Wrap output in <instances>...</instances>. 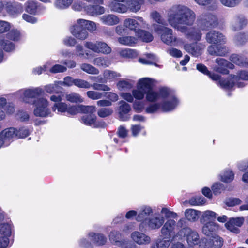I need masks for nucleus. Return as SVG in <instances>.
Returning <instances> with one entry per match:
<instances>
[{
  "mask_svg": "<svg viewBox=\"0 0 248 248\" xmlns=\"http://www.w3.org/2000/svg\"><path fill=\"white\" fill-rule=\"evenodd\" d=\"M167 21L169 25L177 31L184 33L186 37L195 41H199L202 34L200 30L192 26L196 19L195 12L183 4H174L167 11Z\"/></svg>",
  "mask_w": 248,
  "mask_h": 248,
  "instance_id": "nucleus-1",
  "label": "nucleus"
},
{
  "mask_svg": "<svg viewBox=\"0 0 248 248\" xmlns=\"http://www.w3.org/2000/svg\"><path fill=\"white\" fill-rule=\"evenodd\" d=\"M156 82L149 78H143L139 80L137 89L132 90V93L137 100H142L145 95L147 101L155 102L159 99L157 91L153 90V87Z\"/></svg>",
  "mask_w": 248,
  "mask_h": 248,
  "instance_id": "nucleus-2",
  "label": "nucleus"
},
{
  "mask_svg": "<svg viewBox=\"0 0 248 248\" xmlns=\"http://www.w3.org/2000/svg\"><path fill=\"white\" fill-rule=\"evenodd\" d=\"M154 31L160 34L161 41L169 46H178L181 43L180 39L173 35L171 29L154 23L152 24Z\"/></svg>",
  "mask_w": 248,
  "mask_h": 248,
  "instance_id": "nucleus-3",
  "label": "nucleus"
},
{
  "mask_svg": "<svg viewBox=\"0 0 248 248\" xmlns=\"http://www.w3.org/2000/svg\"><path fill=\"white\" fill-rule=\"evenodd\" d=\"M240 80H248V72L241 71L238 76L231 75L226 79H220L218 83L222 88L225 89H230L235 84L238 87H243L245 86V84L240 81Z\"/></svg>",
  "mask_w": 248,
  "mask_h": 248,
  "instance_id": "nucleus-4",
  "label": "nucleus"
},
{
  "mask_svg": "<svg viewBox=\"0 0 248 248\" xmlns=\"http://www.w3.org/2000/svg\"><path fill=\"white\" fill-rule=\"evenodd\" d=\"M124 27L136 34L138 33L141 29H149L150 25L142 17L136 16L134 18H126L123 22Z\"/></svg>",
  "mask_w": 248,
  "mask_h": 248,
  "instance_id": "nucleus-5",
  "label": "nucleus"
},
{
  "mask_svg": "<svg viewBox=\"0 0 248 248\" xmlns=\"http://www.w3.org/2000/svg\"><path fill=\"white\" fill-rule=\"evenodd\" d=\"M165 222V217L159 213H155L146 220L144 223H140L139 225V229L141 231L146 230H156L159 229Z\"/></svg>",
  "mask_w": 248,
  "mask_h": 248,
  "instance_id": "nucleus-6",
  "label": "nucleus"
},
{
  "mask_svg": "<svg viewBox=\"0 0 248 248\" xmlns=\"http://www.w3.org/2000/svg\"><path fill=\"white\" fill-rule=\"evenodd\" d=\"M34 106L33 114L36 117H46L49 116L50 110L48 108V101L44 97L38 98L32 102Z\"/></svg>",
  "mask_w": 248,
  "mask_h": 248,
  "instance_id": "nucleus-7",
  "label": "nucleus"
},
{
  "mask_svg": "<svg viewBox=\"0 0 248 248\" xmlns=\"http://www.w3.org/2000/svg\"><path fill=\"white\" fill-rule=\"evenodd\" d=\"M198 26L202 30H207L216 27L218 25L217 17L210 14L201 15L198 18Z\"/></svg>",
  "mask_w": 248,
  "mask_h": 248,
  "instance_id": "nucleus-8",
  "label": "nucleus"
},
{
  "mask_svg": "<svg viewBox=\"0 0 248 248\" xmlns=\"http://www.w3.org/2000/svg\"><path fill=\"white\" fill-rule=\"evenodd\" d=\"M44 92L43 90L40 87L23 89L18 92L21 99L25 103H32V99L40 96Z\"/></svg>",
  "mask_w": 248,
  "mask_h": 248,
  "instance_id": "nucleus-9",
  "label": "nucleus"
},
{
  "mask_svg": "<svg viewBox=\"0 0 248 248\" xmlns=\"http://www.w3.org/2000/svg\"><path fill=\"white\" fill-rule=\"evenodd\" d=\"M12 233L11 225L8 223L0 224V248H7L9 244V237Z\"/></svg>",
  "mask_w": 248,
  "mask_h": 248,
  "instance_id": "nucleus-10",
  "label": "nucleus"
},
{
  "mask_svg": "<svg viewBox=\"0 0 248 248\" xmlns=\"http://www.w3.org/2000/svg\"><path fill=\"white\" fill-rule=\"evenodd\" d=\"M61 85L71 87L73 85L79 88H88L90 87V83L83 79L74 78L70 76L65 77L62 81H58Z\"/></svg>",
  "mask_w": 248,
  "mask_h": 248,
  "instance_id": "nucleus-11",
  "label": "nucleus"
},
{
  "mask_svg": "<svg viewBox=\"0 0 248 248\" xmlns=\"http://www.w3.org/2000/svg\"><path fill=\"white\" fill-rule=\"evenodd\" d=\"M16 136L15 128H6L1 131L0 133V148L8 146Z\"/></svg>",
  "mask_w": 248,
  "mask_h": 248,
  "instance_id": "nucleus-12",
  "label": "nucleus"
},
{
  "mask_svg": "<svg viewBox=\"0 0 248 248\" xmlns=\"http://www.w3.org/2000/svg\"><path fill=\"white\" fill-rule=\"evenodd\" d=\"M205 39L207 43L214 45H223L226 42L225 36L221 32L215 30L208 32Z\"/></svg>",
  "mask_w": 248,
  "mask_h": 248,
  "instance_id": "nucleus-13",
  "label": "nucleus"
},
{
  "mask_svg": "<svg viewBox=\"0 0 248 248\" xmlns=\"http://www.w3.org/2000/svg\"><path fill=\"white\" fill-rule=\"evenodd\" d=\"M216 63L217 64L213 67V70L217 72L223 74H229L227 68L233 69V64L223 58H217L215 60Z\"/></svg>",
  "mask_w": 248,
  "mask_h": 248,
  "instance_id": "nucleus-14",
  "label": "nucleus"
},
{
  "mask_svg": "<svg viewBox=\"0 0 248 248\" xmlns=\"http://www.w3.org/2000/svg\"><path fill=\"white\" fill-rule=\"evenodd\" d=\"M84 26L79 24L77 21L70 28V31L72 35L78 39L83 40L88 36V32Z\"/></svg>",
  "mask_w": 248,
  "mask_h": 248,
  "instance_id": "nucleus-15",
  "label": "nucleus"
},
{
  "mask_svg": "<svg viewBox=\"0 0 248 248\" xmlns=\"http://www.w3.org/2000/svg\"><path fill=\"white\" fill-rule=\"evenodd\" d=\"M163 225L161 229V236L164 239H169L174 234L176 222L173 219H168Z\"/></svg>",
  "mask_w": 248,
  "mask_h": 248,
  "instance_id": "nucleus-16",
  "label": "nucleus"
},
{
  "mask_svg": "<svg viewBox=\"0 0 248 248\" xmlns=\"http://www.w3.org/2000/svg\"><path fill=\"white\" fill-rule=\"evenodd\" d=\"M75 105H68L64 102L55 103L52 107V110L54 111L56 109L58 113H62L67 116H74V108Z\"/></svg>",
  "mask_w": 248,
  "mask_h": 248,
  "instance_id": "nucleus-17",
  "label": "nucleus"
},
{
  "mask_svg": "<svg viewBox=\"0 0 248 248\" xmlns=\"http://www.w3.org/2000/svg\"><path fill=\"white\" fill-rule=\"evenodd\" d=\"M204 48L205 45L200 43H187L184 45L186 51L195 57L200 55Z\"/></svg>",
  "mask_w": 248,
  "mask_h": 248,
  "instance_id": "nucleus-18",
  "label": "nucleus"
},
{
  "mask_svg": "<svg viewBox=\"0 0 248 248\" xmlns=\"http://www.w3.org/2000/svg\"><path fill=\"white\" fill-rule=\"evenodd\" d=\"M245 218L243 217H232L225 224V226L230 231L235 233L239 232L238 227H241L244 223Z\"/></svg>",
  "mask_w": 248,
  "mask_h": 248,
  "instance_id": "nucleus-19",
  "label": "nucleus"
},
{
  "mask_svg": "<svg viewBox=\"0 0 248 248\" xmlns=\"http://www.w3.org/2000/svg\"><path fill=\"white\" fill-rule=\"evenodd\" d=\"M247 23V20L244 16L236 15L231 21V27L234 31H239L246 27Z\"/></svg>",
  "mask_w": 248,
  "mask_h": 248,
  "instance_id": "nucleus-20",
  "label": "nucleus"
},
{
  "mask_svg": "<svg viewBox=\"0 0 248 248\" xmlns=\"http://www.w3.org/2000/svg\"><path fill=\"white\" fill-rule=\"evenodd\" d=\"M153 214V210L151 207L146 205L142 206L140 207L136 219L139 222L144 223L146 220L149 219Z\"/></svg>",
  "mask_w": 248,
  "mask_h": 248,
  "instance_id": "nucleus-21",
  "label": "nucleus"
},
{
  "mask_svg": "<svg viewBox=\"0 0 248 248\" xmlns=\"http://www.w3.org/2000/svg\"><path fill=\"white\" fill-rule=\"evenodd\" d=\"M118 114L120 119L122 121H127L129 119L128 113L130 111V105L125 101L121 100L119 102Z\"/></svg>",
  "mask_w": 248,
  "mask_h": 248,
  "instance_id": "nucleus-22",
  "label": "nucleus"
},
{
  "mask_svg": "<svg viewBox=\"0 0 248 248\" xmlns=\"http://www.w3.org/2000/svg\"><path fill=\"white\" fill-rule=\"evenodd\" d=\"M132 240L138 245H146L151 242L150 237L142 232L135 231L131 234Z\"/></svg>",
  "mask_w": 248,
  "mask_h": 248,
  "instance_id": "nucleus-23",
  "label": "nucleus"
},
{
  "mask_svg": "<svg viewBox=\"0 0 248 248\" xmlns=\"http://www.w3.org/2000/svg\"><path fill=\"white\" fill-rule=\"evenodd\" d=\"M99 20L103 24L109 26L117 25L120 21L119 17L112 14H106L100 16Z\"/></svg>",
  "mask_w": 248,
  "mask_h": 248,
  "instance_id": "nucleus-24",
  "label": "nucleus"
},
{
  "mask_svg": "<svg viewBox=\"0 0 248 248\" xmlns=\"http://www.w3.org/2000/svg\"><path fill=\"white\" fill-rule=\"evenodd\" d=\"M178 103L177 99L174 96H172L163 101L160 104V107L163 111L167 112L173 110Z\"/></svg>",
  "mask_w": 248,
  "mask_h": 248,
  "instance_id": "nucleus-25",
  "label": "nucleus"
},
{
  "mask_svg": "<svg viewBox=\"0 0 248 248\" xmlns=\"http://www.w3.org/2000/svg\"><path fill=\"white\" fill-rule=\"evenodd\" d=\"M84 10L87 14L92 16L102 15L105 12L104 7L97 5H85Z\"/></svg>",
  "mask_w": 248,
  "mask_h": 248,
  "instance_id": "nucleus-26",
  "label": "nucleus"
},
{
  "mask_svg": "<svg viewBox=\"0 0 248 248\" xmlns=\"http://www.w3.org/2000/svg\"><path fill=\"white\" fill-rule=\"evenodd\" d=\"M6 9L9 14L15 16L20 14L23 11L22 4L18 2L9 3L7 4Z\"/></svg>",
  "mask_w": 248,
  "mask_h": 248,
  "instance_id": "nucleus-27",
  "label": "nucleus"
},
{
  "mask_svg": "<svg viewBox=\"0 0 248 248\" xmlns=\"http://www.w3.org/2000/svg\"><path fill=\"white\" fill-rule=\"evenodd\" d=\"M74 115L79 113L93 114L95 112V107L93 106H85L82 105H75L74 108Z\"/></svg>",
  "mask_w": 248,
  "mask_h": 248,
  "instance_id": "nucleus-28",
  "label": "nucleus"
},
{
  "mask_svg": "<svg viewBox=\"0 0 248 248\" xmlns=\"http://www.w3.org/2000/svg\"><path fill=\"white\" fill-rule=\"evenodd\" d=\"M88 236L91 240L97 246L104 245L107 242V238L102 234L90 232Z\"/></svg>",
  "mask_w": 248,
  "mask_h": 248,
  "instance_id": "nucleus-29",
  "label": "nucleus"
},
{
  "mask_svg": "<svg viewBox=\"0 0 248 248\" xmlns=\"http://www.w3.org/2000/svg\"><path fill=\"white\" fill-rule=\"evenodd\" d=\"M110 10L118 13H125L128 11L127 5L119 2H110L108 4Z\"/></svg>",
  "mask_w": 248,
  "mask_h": 248,
  "instance_id": "nucleus-30",
  "label": "nucleus"
},
{
  "mask_svg": "<svg viewBox=\"0 0 248 248\" xmlns=\"http://www.w3.org/2000/svg\"><path fill=\"white\" fill-rule=\"evenodd\" d=\"M187 233V242L189 245L192 246L197 245L199 242V236L197 232L192 231L190 228L186 229Z\"/></svg>",
  "mask_w": 248,
  "mask_h": 248,
  "instance_id": "nucleus-31",
  "label": "nucleus"
},
{
  "mask_svg": "<svg viewBox=\"0 0 248 248\" xmlns=\"http://www.w3.org/2000/svg\"><path fill=\"white\" fill-rule=\"evenodd\" d=\"M144 0H128L126 1L128 11L133 13H137L141 9L144 4Z\"/></svg>",
  "mask_w": 248,
  "mask_h": 248,
  "instance_id": "nucleus-32",
  "label": "nucleus"
},
{
  "mask_svg": "<svg viewBox=\"0 0 248 248\" xmlns=\"http://www.w3.org/2000/svg\"><path fill=\"white\" fill-rule=\"evenodd\" d=\"M110 241L118 246L124 247L126 244L125 241H120L121 238V234L117 231H111L109 235Z\"/></svg>",
  "mask_w": 248,
  "mask_h": 248,
  "instance_id": "nucleus-33",
  "label": "nucleus"
},
{
  "mask_svg": "<svg viewBox=\"0 0 248 248\" xmlns=\"http://www.w3.org/2000/svg\"><path fill=\"white\" fill-rule=\"evenodd\" d=\"M218 229L217 224L214 222L210 221L205 224L202 228V232L207 236L212 235Z\"/></svg>",
  "mask_w": 248,
  "mask_h": 248,
  "instance_id": "nucleus-34",
  "label": "nucleus"
},
{
  "mask_svg": "<svg viewBox=\"0 0 248 248\" xmlns=\"http://www.w3.org/2000/svg\"><path fill=\"white\" fill-rule=\"evenodd\" d=\"M103 75L104 78L103 82L104 83H106L108 81H113L121 76L120 73L109 70H105L103 72Z\"/></svg>",
  "mask_w": 248,
  "mask_h": 248,
  "instance_id": "nucleus-35",
  "label": "nucleus"
},
{
  "mask_svg": "<svg viewBox=\"0 0 248 248\" xmlns=\"http://www.w3.org/2000/svg\"><path fill=\"white\" fill-rule=\"evenodd\" d=\"M134 83L129 79L120 80L116 84L118 89L121 91H128L133 87Z\"/></svg>",
  "mask_w": 248,
  "mask_h": 248,
  "instance_id": "nucleus-36",
  "label": "nucleus"
},
{
  "mask_svg": "<svg viewBox=\"0 0 248 248\" xmlns=\"http://www.w3.org/2000/svg\"><path fill=\"white\" fill-rule=\"evenodd\" d=\"M14 44L4 42L2 38H0V62H2L3 58V51L1 48L7 52L13 51L15 49Z\"/></svg>",
  "mask_w": 248,
  "mask_h": 248,
  "instance_id": "nucleus-37",
  "label": "nucleus"
},
{
  "mask_svg": "<svg viewBox=\"0 0 248 248\" xmlns=\"http://www.w3.org/2000/svg\"><path fill=\"white\" fill-rule=\"evenodd\" d=\"M117 41L122 45L132 46L137 43V39L134 36H124L118 37Z\"/></svg>",
  "mask_w": 248,
  "mask_h": 248,
  "instance_id": "nucleus-38",
  "label": "nucleus"
},
{
  "mask_svg": "<svg viewBox=\"0 0 248 248\" xmlns=\"http://www.w3.org/2000/svg\"><path fill=\"white\" fill-rule=\"evenodd\" d=\"M223 244V239L217 235H213L207 242V246L211 247L214 248H220Z\"/></svg>",
  "mask_w": 248,
  "mask_h": 248,
  "instance_id": "nucleus-39",
  "label": "nucleus"
},
{
  "mask_svg": "<svg viewBox=\"0 0 248 248\" xmlns=\"http://www.w3.org/2000/svg\"><path fill=\"white\" fill-rule=\"evenodd\" d=\"M77 22L84 27H86V30L90 32H93L97 30V25L96 23L93 21L87 20L83 19H78Z\"/></svg>",
  "mask_w": 248,
  "mask_h": 248,
  "instance_id": "nucleus-40",
  "label": "nucleus"
},
{
  "mask_svg": "<svg viewBox=\"0 0 248 248\" xmlns=\"http://www.w3.org/2000/svg\"><path fill=\"white\" fill-rule=\"evenodd\" d=\"M92 63L97 66L105 68L108 67L111 63V62L107 57H99L94 58L92 61Z\"/></svg>",
  "mask_w": 248,
  "mask_h": 248,
  "instance_id": "nucleus-41",
  "label": "nucleus"
},
{
  "mask_svg": "<svg viewBox=\"0 0 248 248\" xmlns=\"http://www.w3.org/2000/svg\"><path fill=\"white\" fill-rule=\"evenodd\" d=\"M230 60L232 62L241 66H247L248 65V60L246 58L237 54H232L230 56Z\"/></svg>",
  "mask_w": 248,
  "mask_h": 248,
  "instance_id": "nucleus-42",
  "label": "nucleus"
},
{
  "mask_svg": "<svg viewBox=\"0 0 248 248\" xmlns=\"http://www.w3.org/2000/svg\"><path fill=\"white\" fill-rule=\"evenodd\" d=\"M201 212L193 209H186L185 212V215L187 220L194 222L199 217Z\"/></svg>",
  "mask_w": 248,
  "mask_h": 248,
  "instance_id": "nucleus-43",
  "label": "nucleus"
},
{
  "mask_svg": "<svg viewBox=\"0 0 248 248\" xmlns=\"http://www.w3.org/2000/svg\"><path fill=\"white\" fill-rule=\"evenodd\" d=\"M65 98L67 101L72 103H80L83 102V99L81 95L75 92H71L66 94Z\"/></svg>",
  "mask_w": 248,
  "mask_h": 248,
  "instance_id": "nucleus-44",
  "label": "nucleus"
},
{
  "mask_svg": "<svg viewBox=\"0 0 248 248\" xmlns=\"http://www.w3.org/2000/svg\"><path fill=\"white\" fill-rule=\"evenodd\" d=\"M80 67L82 71L89 74L98 75L99 73V70L97 68L88 63H82Z\"/></svg>",
  "mask_w": 248,
  "mask_h": 248,
  "instance_id": "nucleus-45",
  "label": "nucleus"
},
{
  "mask_svg": "<svg viewBox=\"0 0 248 248\" xmlns=\"http://www.w3.org/2000/svg\"><path fill=\"white\" fill-rule=\"evenodd\" d=\"M150 18L158 25H163L165 22L161 14L156 10H153L150 13Z\"/></svg>",
  "mask_w": 248,
  "mask_h": 248,
  "instance_id": "nucleus-46",
  "label": "nucleus"
},
{
  "mask_svg": "<svg viewBox=\"0 0 248 248\" xmlns=\"http://www.w3.org/2000/svg\"><path fill=\"white\" fill-rule=\"evenodd\" d=\"M119 53L121 57L126 58H133L138 55L136 51L129 48L121 49L119 51Z\"/></svg>",
  "mask_w": 248,
  "mask_h": 248,
  "instance_id": "nucleus-47",
  "label": "nucleus"
},
{
  "mask_svg": "<svg viewBox=\"0 0 248 248\" xmlns=\"http://www.w3.org/2000/svg\"><path fill=\"white\" fill-rule=\"evenodd\" d=\"M111 52V47L105 42L98 41L97 53H102L104 54H108Z\"/></svg>",
  "mask_w": 248,
  "mask_h": 248,
  "instance_id": "nucleus-48",
  "label": "nucleus"
},
{
  "mask_svg": "<svg viewBox=\"0 0 248 248\" xmlns=\"http://www.w3.org/2000/svg\"><path fill=\"white\" fill-rule=\"evenodd\" d=\"M136 35L145 42H151L153 39V36L150 32L141 29Z\"/></svg>",
  "mask_w": 248,
  "mask_h": 248,
  "instance_id": "nucleus-49",
  "label": "nucleus"
},
{
  "mask_svg": "<svg viewBox=\"0 0 248 248\" xmlns=\"http://www.w3.org/2000/svg\"><path fill=\"white\" fill-rule=\"evenodd\" d=\"M217 214L211 210H207L203 212L201 217V221H205L207 220H214L217 217Z\"/></svg>",
  "mask_w": 248,
  "mask_h": 248,
  "instance_id": "nucleus-50",
  "label": "nucleus"
},
{
  "mask_svg": "<svg viewBox=\"0 0 248 248\" xmlns=\"http://www.w3.org/2000/svg\"><path fill=\"white\" fill-rule=\"evenodd\" d=\"M26 11L31 14L35 13L37 9V3L34 0H28L25 4Z\"/></svg>",
  "mask_w": 248,
  "mask_h": 248,
  "instance_id": "nucleus-51",
  "label": "nucleus"
},
{
  "mask_svg": "<svg viewBox=\"0 0 248 248\" xmlns=\"http://www.w3.org/2000/svg\"><path fill=\"white\" fill-rule=\"evenodd\" d=\"M75 53L77 56L81 58L89 59L91 56V55L89 54V52L88 51H86L84 52L83 46L79 44L76 46Z\"/></svg>",
  "mask_w": 248,
  "mask_h": 248,
  "instance_id": "nucleus-52",
  "label": "nucleus"
},
{
  "mask_svg": "<svg viewBox=\"0 0 248 248\" xmlns=\"http://www.w3.org/2000/svg\"><path fill=\"white\" fill-rule=\"evenodd\" d=\"M5 37V39H8L14 41H19L21 38V34L17 30H12L8 32Z\"/></svg>",
  "mask_w": 248,
  "mask_h": 248,
  "instance_id": "nucleus-53",
  "label": "nucleus"
},
{
  "mask_svg": "<svg viewBox=\"0 0 248 248\" xmlns=\"http://www.w3.org/2000/svg\"><path fill=\"white\" fill-rule=\"evenodd\" d=\"M73 0H56L54 2V6L59 9L67 8L72 3Z\"/></svg>",
  "mask_w": 248,
  "mask_h": 248,
  "instance_id": "nucleus-54",
  "label": "nucleus"
},
{
  "mask_svg": "<svg viewBox=\"0 0 248 248\" xmlns=\"http://www.w3.org/2000/svg\"><path fill=\"white\" fill-rule=\"evenodd\" d=\"M234 174L231 170H225L221 175V180L225 183H230L234 179Z\"/></svg>",
  "mask_w": 248,
  "mask_h": 248,
  "instance_id": "nucleus-55",
  "label": "nucleus"
},
{
  "mask_svg": "<svg viewBox=\"0 0 248 248\" xmlns=\"http://www.w3.org/2000/svg\"><path fill=\"white\" fill-rule=\"evenodd\" d=\"M206 201L202 197H195L189 200V203L191 206H202L205 204Z\"/></svg>",
  "mask_w": 248,
  "mask_h": 248,
  "instance_id": "nucleus-56",
  "label": "nucleus"
},
{
  "mask_svg": "<svg viewBox=\"0 0 248 248\" xmlns=\"http://www.w3.org/2000/svg\"><path fill=\"white\" fill-rule=\"evenodd\" d=\"M169 245V241L158 239L152 244L151 248H168Z\"/></svg>",
  "mask_w": 248,
  "mask_h": 248,
  "instance_id": "nucleus-57",
  "label": "nucleus"
},
{
  "mask_svg": "<svg viewBox=\"0 0 248 248\" xmlns=\"http://www.w3.org/2000/svg\"><path fill=\"white\" fill-rule=\"evenodd\" d=\"M146 55L148 59L140 58L139 61L140 63L145 64H155L157 66V64L155 63L156 62V57L155 55L150 53L147 54Z\"/></svg>",
  "mask_w": 248,
  "mask_h": 248,
  "instance_id": "nucleus-58",
  "label": "nucleus"
},
{
  "mask_svg": "<svg viewBox=\"0 0 248 248\" xmlns=\"http://www.w3.org/2000/svg\"><path fill=\"white\" fill-rule=\"evenodd\" d=\"M229 52L228 48L222 45H219L217 51H212L211 55L216 56H225Z\"/></svg>",
  "mask_w": 248,
  "mask_h": 248,
  "instance_id": "nucleus-59",
  "label": "nucleus"
},
{
  "mask_svg": "<svg viewBox=\"0 0 248 248\" xmlns=\"http://www.w3.org/2000/svg\"><path fill=\"white\" fill-rule=\"evenodd\" d=\"M96 120V116L93 114L84 115L81 118V122L87 125H92Z\"/></svg>",
  "mask_w": 248,
  "mask_h": 248,
  "instance_id": "nucleus-60",
  "label": "nucleus"
},
{
  "mask_svg": "<svg viewBox=\"0 0 248 248\" xmlns=\"http://www.w3.org/2000/svg\"><path fill=\"white\" fill-rule=\"evenodd\" d=\"M91 87L93 89L97 91H109L110 90V88L104 84L94 83L92 84L90 83V87L87 89H90Z\"/></svg>",
  "mask_w": 248,
  "mask_h": 248,
  "instance_id": "nucleus-61",
  "label": "nucleus"
},
{
  "mask_svg": "<svg viewBox=\"0 0 248 248\" xmlns=\"http://www.w3.org/2000/svg\"><path fill=\"white\" fill-rule=\"evenodd\" d=\"M157 92L159 94V99L160 98L165 99L166 98L168 99L170 96H172L170 95V90L167 87H164L159 88Z\"/></svg>",
  "mask_w": 248,
  "mask_h": 248,
  "instance_id": "nucleus-62",
  "label": "nucleus"
},
{
  "mask_svg": "<svg viewBox=\"0 0 248 248\" xmlns=\"http://www.w3.org/2000/svg\"><path fill=\"white\" fill-rule=\"evenodd\" d=\"M86 94L88 98L92 100H98L103 96L102 93L92 90L87 91Z\"/></svg>",
  "mask_w": 248,
  "mask_h": 248,
  "instance_id": "nucleus-63",
  "label": "nucleus"
},
{
  "mask_svg": "<svg viewBox=\"0 0 248 248\" xmlns=\"http://www.w3.org/2000/svg\"><path fill=\"white\" fill-rule=\"evenodd\" d=\"M113 112V110L109 108H103L99 109L97 114L98 116L102 118H104L110 115Z\"/></svg>",
  "mask_w": 248,
  "mask_h": 248,
  "instance_id": "nucleus-64",
  "label": "nucleus"
}]
</instances>
